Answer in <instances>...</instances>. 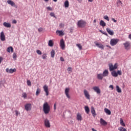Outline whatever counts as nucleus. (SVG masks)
I'll use <instances>...</instances> for the list:
<instances>
[{
  "instance_id": "obj_1",
  "label": "nucleus",
  "mask_w": 131,
  "mask_h": 131,
  "mask_svg": "<svg viewBox=\"0 0 131 131\" xmlns=\"http://www.w3.org/2000/svg\"><path fill=\"white\" fill-rule=\"evenodd\" d=\"M42 110L45 114L47 115L50 113V111H51V106L48 102H46L43 103Z\"/></svg>"
},
{
  "instance_id": "obj_2",
  "label": "nucleus",
  "mask_w": 131,
  "mask_h": 131,
  "mask_svg": "<svg viewBox=\"0 0 131 131\" xmlns=\"http://www.w3.org/2000/svg\"><path fill=\"white\" fill-rule=\"evenodd\" d=\"M108 67L110 71H114V70H116L118 68V64L116 63L113 65V64L110 63L108 64Z\"/></svg>"
},
{
  "instance_id": "obj_3",
  "label": "nucleus",
  "mask_w": 131,
  "mask_h": 131,
  "mask_svg": "<svg viewBox=\"0 0 131 131\" xmlns=\"http://www.w3.org/2000/svg\"><path fill=\"white\" fill-rule=\"evenodd\" d=\"M86 24V23L85 21L83 20H80L78 21L77 26H78V27L82 28L84 27V26H85Z\"/></svg>"
},
{
  "instance_id": "obj_4",
  "label": "nucleus",
  "mask_w": 131,
  "mask_h": 131,
  "mask_svg": "<svg viewBox=\"0 0 131 131\" xmlns=\"http://www.w3.org/2000/svg\"><path fill=\"white\" fill-rule=\"evenodd\" d=\"M118 41H119V39L117 38H113L111 40L110 43L111 46L114 47V46H116L117 45Z\"/></svg>"
},
{
  "instance_id": "obj_5",
  "label": "nucleus",
  "mask_w": 131,
  "mask_h": 131,
  "mask_svg": "<svg viewBox=\"0 0 131 131\" xmlns=\"http://www.w3.org/2000/svg\"><path fill=\"white\" fill-rule=\"evenodd\" d=\"M44 125L45 127H47L48 128H50L51 127V122H50V120L48 119H45L44 120Z\"/></svg>"
},
{
  "instance_id": "obj_6",
  "label": "nucleus",
  "mask_w": 131,
  "mask_h": 131,
  "mask_svg": "<svg viewBox=\"0 0 131 131\" xmlns=\"http://www.w3.org/2000/svg\"><path fill=\"white\" fill-rule=\"evenodd\" d=\"M83 94L87 100H91V95H90L89 91H88L86 90H84Z\"/></svg>"
},
{
  "instance_id": "obj_7",
  "label": "nucleus",
  "mask_w": 131,
  "mask_h": 131,
  "mask_svg": "<svg viewBox=\"0 0 131 131\" xmlns=\"http://www.w3.org/2000/svg\"><path fill=\"white\" fill-rule=\"evenodd\" d=\"M123 45L125 49L127 51H128V50L130 49V42H129V41H126L125 43H123Z\"/></svg>"
},
{
  "instance_id": "obj_8",
  "label": "nucleus",
  "mask_w": 131,
  "mask_h": 131,
  "mask_svg": "<svg viewBox=\"0 0 131 131\" xmlns=\"http://www.w3.org/2000/svg\"><path fill=\"white\" fill-rule=\"evenodd\" d=\"M60 47L62 50H65V41L63 39L60 40Z\"/></svg>"
},
{
  "instance_id": "obj_9",
  "label": "nucleus",
  "mask_w": 131,
  "mask_h": 131,
  "mask_svg": "<svg viewBox=\"0 0 131 131\" xmlns=\"http://www.w3.org/2000/svg\"><path fill=\"white\" fill-rule=\"evenodd\" d=\"M0 38L2 41H5V40H6V36L5 35V33L3 31L1 33Z\"/></svg>"
},
{
  "instance_id": "obj_10",
  "label": "nucleus",
  "mask_w": 131,
  "mask_h": 131,
  "mask_svg": "<svg viewBox=\"0 0 131 131\" xmlns=\"http://www.w3.org/2000/svg\"><path fill=\"white\" fill-rule=\"evenodd\" d=\"M69 91H70V89L69 88H66L64 91L65 95L68 99H70V95H69Z\"/></svg>"
},
{
  "instance_id": "obj_11",
  "label": "nucleus",
  "mask_w": 131,
  "mask_h": 131,
  "mask_svg": "<svg viewBox=\"0 0 131 131\" xmlns=\"http://www.w3.org/2000/svg\"><path fill=\"white\" fill-rule=\"evenodd\" d=\"M25 108L26 111H30L31 110V104L27 103L25 105Z\"/></svg>"
},
{
  "instance_id": "obj_12",
  "label": "nucleus",
  "mask_w": 131,
  "mask_h": 131,
  "mask_svg": "<svg viewBox=\"0 0 131 131\" xmlns=\"http://www.w3.org/2000/svg\"><path fill=\"white\" fill-rule=\"evenodd\" d=\"M43 89L46 94V96H49V88L48 86L47 85H44Z\"/></svg>"
},
{
  "instance_id": "obj_13",
  "label": "nucleus",
  "mask_w": 131,
  "mask_h": 131,
  "mask_svg": "<svg viewBox=\"0 0 131 131\" xmlns=\"http://www.w3.org/2000/svg\"><path fill=\"white\" fill-rule=\"evenodd\" d=\"M93 90L97 93V94H101V90H100V88L98 86H94L93 88Z\"/></svg>"
},
{
  "instance_id": "obj_14",
  "label": "nucleus",
  "mask_w": 131,
  "mask_h": 131,
  "mask_svg": "<svg viewBox=\"0 0 131 131\" xmlns=\"http://www.w3.org/2000/svg\"><path fill=\"white\" fill-rule=\"evenodd\" d=\"M16 69H10V70L9 69H6V72L9 73H14V72H16Z\"/></svg>"
},
{
  "instance_id": "obj_15",
  "label": "nucleus",
  "mask_w": 131,
  "mask_h": 131,
  "mask_svg": "<svg viewBox=\"0 0 131 131\" xmlns=\"http://www.w3.org/2000/svg\"><path fill=\"white\" fill-rule=\"evenodd\" d=\"M102 75L103 76V77H106L109 75V71L108 70H105L103 72Z\"/></svg>"
},
{
  "instance_id": "obj_16",
  "label": "nucleus",
  "mask_w": 131,
  "mask_h": 131,
  "mask_svg": "<svg viewBox=\"0 0 131 131\" xmlns=\"http://www.w3.org/2000/svg\"><path fill=\"white\" fill-rule=\"evenodd\" d=\"M100 123L102 125H107V124H108V123L103 119V118L100 119Z\"/></svg>"
},
{
  "instance_id": "obj_17",
  "label": "nucleus",
  "mask_w": 131,
  "mask_h": 131,
  "mask_svg": "<svg viewBox=\"0 0 131 131\" xmlns=\"http://www.w3.org/2000/svg\"><path fill=\"white\" fill-rule=\"evenodd\" d=\"M106 31L108 34H110V35H114V32H113V31L111 30L110 29L107 28Z\"/></svg>"
},
{
  "instance_id": "obj_18",
  "label": "nucleus",
  "mask_w": 131,
  "mask_h": 131,
  "mask_svg": "<svg viewBox=\"0 0 131 131\" xmlns=\"http://www.w3.org/2000/svg\"><path fill=\"white\" fill-rule=\"evenodd\" d=\"M91 113L94 117H96V111L95 110V107H94L93 106L91 107Z\"/></svg>"
},
{
  "instance_id": "obj_19",
  "label": "nucleus",
  "mask_w": 131,
  "mask_h": 131,
  "mask_svg": "<svg viewBox=\"0 0 131 131\" xmlns=\"http://www.w3.org/2000/svg\"><path fill=\"white\" fill-rule=\"evenodd\" d=\"M7 3L8 4V5H10L11 6H12V7L14 6V7H16V5H15V3H14V2L12 1L11 0H8Z\"/></svg>"
},
{
  "instance_id": "obj_20",
  "label": "nucleus",
  "mask_w": 131,
  "mask_h": 131,
  "mask_svg": "<svg viewBox=\"0 0 131 131\" xmlns=\"http://www.w3.org/2000/svg\"><path fill=\"white\" fill-rule=\"evenodd\" d=\"M77 119L79 121H81V120H82V117L81 116V115L80 114H77Z\"/></svg>"
},
{
  "instance_id": "obj_21",
  "label": "nucleus",
  "mask_w": 131,
  "mask_h": 131,
  "mask_svg": "<svg viewBox=\"0 0 131 131\" xmlns=\"http://www.w3.org/2000/svg\"><path fill=\"white\" fill-rule=\"evenodd\" d=\"M56 34H58V35L59 36H63V35H64V32H63V31H60V30H57Z\"/></svg>"
},
{
  "instance_id": "obj_22",
  "label": "nucleus",
  "mask_w": 131,
  "mask_h": 131,
  "mask_svg": "<svg viewBox=\"0 0 131 131\" xmlns=\"http://www.w3.org/2000/svg\"><path fill=\"white\" fill-rule=\"evenodd\" d=\"M3 25L5 27H7V28H11V24L10 23L4 22Z\"/></svg>"
},
{
  "instance_id": "obj_23",
  "label": "nucleus",
  "mask_w": 131,
  "mask_h": 131,
  "mask_svg": "<svg viewBox=\"0 0 131 131\" xmlns=\"http://www.w3.org/2000/svg\"><path fill=\"white\" fill-rule=\"evenodd\" d=\"M104 76H103V74H97V78L100 80H102Z\"/></svg>"
},
{
  "instance_id": "obj_24",
  "label": "nucleus",
  "mask_w": 131,
  "mask_h": 131,
  "mask_svg": "<svg viewBox=\"0 0 131 131\" xmlns=\"http://www.w3.org/2000/svg\"><path fill=\"white\" fill-rule=\"evenodd\" d=\"M96 46L99 48V49H101L102 50H104V46L102 44H100L99 43H95Z\"/></svg>"
},
{
  "instance_id": "obj_25",
  "label": "nucleus",
  "mask_w": 131,
  "mask_h": 131,
  "mask_svg": "<svg viewBox=\"0 0 131 131\" xmlns=\"http://www.w3.org/2000/svg\"><path fill=\"white\" fill-rule=\"evenodd\" d=\"M99 24L100 26H102V27H105L106 26V23L104 21V20H100L99 22Z\"/></svg>"
},
{
  "instance_id": "obj_26",
  "label": "nucleus",
  "mask_w": 131,
  "mask_h": 131,
  "mask_svg": "<svg viewBox=\"0 0 131 131\" xmlns=\"http://www.w3.org/2000/svg\"><path fill=\"white\" fill-rule=\"evenodd\" d=\"M7 52L8 53H13L14 52V48H13L12 47H9L7 48Z\"/></svg>"
},
{
  "instance_id": "obj_27",
  "label": "nucleus",
  "mask_w": 131,
  "mask_h": 131,
  "mask_svg": "<svg viewBox=\"0 0 131 131\" xmlns=\"http://www.w3.org/2000/svg\"><path fill=\"white\" fill-rule=\"evenodd\" d=\"M104 112L107 114V115H111V111L108 108H104Z\"/></svg>"
},
{
  "instance_id": "obj_28",
  "label": "nucleus",
  "mask_w": 131,
  "mask_h": 131,
  "mask_svg": "<svg viewBox=\"0 0 131 131\" xmlns=\"http://www.w3.org/2000/svg\"><path fill=\"white\" fill-rule=\"evenodd\" d=\"M111 74H112V76H113L114 77H117V76H118L117 72H116V71H113L111 72Z\"/></svg>"
},
{
  "instance_id": "obj_29",
  "label": "nucleus",
  "mask_w": 131,
  "mask_h": 131,
  "mask_svg": "<svg viewBox=\"0 0 131 131\" xmlns=\"http://www.w3.org/2000/svg\"><path fill=\"white\" fill-rule=\"evenodd\" d=\"M49 47H54V42H53V40H50L48 42Z\"/></svg>"
},
{
  "instance_id": "obj_30",
  "label": "nucleus",
  "mask_w": 131,
  "mask_h": 131,
  "mask_svg": "<svg viewBox=\"0 0 131 131\" xmlns=\"http://www.w3.org/2000/svg\"><path fill=\"white\" fill-rule=\"evenodd\" d=\"M50 54H51V58H54V57H55V54H56V53H55V50H52L51 51Z\"/></svg>"
},
{
  "instance_id": "obj_31",
  "label": "nucleus",
  "mask_w": 131,
  "mask_h": 131,
  "mask_svg": "<svg viewBox=\"0 0 131 131\" xmlns=\"http://www.w3.org/2000/svg\"><path fill=\"white\" fill-rule=\"evenodd\" d=\"M120 123L122 126H125V123L123 122L122 118L120 119Z\"/></svg>"
},
{
  "instance_id": "obj_32",
  "label": "nucleus",
  "mask_w": 131,
  "mask_h": 131,
  "mask_svg": "<svg viewBox=\"0 0 131 131\" xmlns=\"http://www.w3.org/2000/svg\"><path fill=\"white\" fill-rule=\"evenodd\" d=\"M120 6H122V2L120 0H118L117 2V7H120Z\"/></svg>"
},
{
  "instance_id": "obj_33",
  "label": "nucleus",
  "mask_w": 131,
  "mask_h": 131,
  "mask_svg": "<svg viewBox=\"0 0 131 131\" xmlns=\"http://www.w3.org/2000/svg\"><path fill=\"white\" fill-rule=\"evenodd\" d=\"M85 111L87 114H89L90 113V108L88 106H85L84 107Z\"/></svg>"
},
{
  "instance_id": "obj_34",
  "label": "nucleus",
  "mask_w": 131,
  "mask_h": 131,
  "mask_svg": "<svg viewBox=\"0 0 131 131\" xmlns=\"http://www.w3.org/2000/svg\"><path fill=\"white\" fill-rule=\"evenodd\" d=\"M64 7L65 8H68L69 7V2L68 0L64 2Z\"/></svg>"
},
{
  "instance_id": "obj_35",
  "label": "nucleus",
  "mask_w": 131,
  "mask_h": 131,
  "mask_svg": "<svg viewBox=\"0 0 131 131\" xmlns=\"http://www.w3.org/2000/svg\"><path fill=\"white\" fill-rule=\"evenodd\" d=\"M118 130L119 131H127V130H126V128H124L123 127H119L118 128Z\"/></svg>"
},
{
  "instance_id": "obj_36",
  "label": "nucleus",
  "mask_w": 131,
  "mask_h": 131,
  "mask_svg": "<svg viewBox=\"0 0 131 131\" xmlns=\"http://www.w3.org/2000/svg\"><path fill=\"white\" fill-rule=\"evenodd\" d=\"M116 90H117V92L118 93H121V89H120V88H119V86H118V85L116 86Z\"/></svg>"
},
{
  "instance_id": "obj_37",
  "label": "nucleus",
  "mask_w": 131,
  "mask_h": 131,
  "mask_svg": "<svg viewBox=\"0 0 131 131\" xmlns=\"http://www.w3.org/2000/svg\"><path fill=\"white\" fill-rule=\"evenodd\" d=\"M40 94V89L39 88H37L36 92V96H38Z\"/></svg>"
},
{
  "instance_id": "obj_38",
  "label": "nucleus",
  "mask_w": 131,
  "mask_h": 131,
  "mask_svg": "<svg viewBox=\"0 0 131 131\" xmlns=\"http://www.w3.org/2000/svg\"><path fill=\"white\" fill-rule=\"evenodd\" d=\"M13 58L14 61H16V60H17V54L16 53H13Z\"/></svg>"
},
{
  "instance_id": "obj_39",
  "label": "nucleus",
  "mask_w": 131,
  "mask_h": 131,
  "mask_svg": "<svg viewBox=\"0 0 131 131\" xmlns=\"http://www.w3.org/2000/svg\"><path fill=\"white\" fill-rule=\"evenodd\" d=\"M47 54L45 53L42 55L43 60H47Z\"/></svg>"
},
{
  "instance_id": "obj_40",
  "label": "nucleus",
  "mask_w": 131,
  "mask_h": 131,
  "mask_svg": "<svg viewBox=\"0 0 131 131\" xmlns=\"http://www.w3.org/2000/svg\"><path fill=\"white\" fill-rule=\"evenodd\" d=\"M27 83L29 86H31V82L30 81V80H27Z\"/></svg>"
},
{
  "instance_id": "obj_41",
  "label": "nucleus",
  "mask_w": 131,
  "mask_h": 131,
  "mask_svg": "<svg viewBox=\"0 0 131 131\" xmlns=\"http://www.w3.org/2000/svg\"><path fill=\"white\" fill-rule=\"evenodd\" d=\"M76 46L78 47V48H79V50H82V46H81V45L77 44Z\"/></svg>"
},
{
  "instance_id": "obj_42",
  "label": "nucleus",
  "mask_w": 131,
  "mask_h": 131,
  "mask_svg": "<svg viewBox=\"0 0 131 131\" xmlns=\"http://www.w3.org/2000/svg\"><path fill=\"white\" fill-rule=\"evenodd\" d=\"M22 96H23V98H24V99L27 98V94H26V93H23Z\"/></svg>"
},
{
  "instance_id": "obj_43",
  "label": "nucleus",
  "mask_w": 131,
  "mask_h": 131,
  "mask_svg": "<svg viewBox=\"0 0 131 131\" xmlns=\"http://www.w3.org/2000/svg\"><path fill=\"white\" fill-rule=\"evenodd\" d=\"M117 75H121L122 74V73H121V71L118 70L117 72Z\"/></svg>"
},
{
  "instance_id": "obj_44",
  "label": "nucleus",
  "mask_w": 131,
  "mask_h": 131,
  "mask_svg": "<svg viewBox=\"0 0 131 131\" xmlns=\"http://www.w3.org/2000/svg\"><path fill=\"white\" fill-rule=\"evenodd\" d=\"M104 19H105V20H106L107 21H109V17H108V16L107 15H105L103 17Z\"/></svg>"
},
{
  "instance_id": "obj_45",
  "label": "nucleus",
  "mask_w": 131,
  "mask_h": 131,
  "mask_svg": "<svg viewBox=\"0 0 131 131\" xmlns=\"http://www.w3.org/2000/svg\"><path fill=\"white\" fill-rule=\"evenodd\" d=\"M64 26H65V25L64 24H63V23H61L59 25V27L60 28H63V27H64Z\"/></svg>"
},
{
  "instance_id": "obj_46",
  "label": "nucleus",
  "mask_w": 131,
  "mask_h": 131,
  "mask_svg": "<svg viewBox=\"0 0 131 131\" xmlns=\"http://www.w3.org/2000/svg\"><path fill=\"white\" fill-rule=\"evenodd\" d=\"M36 53H37V54H38V55H41V54H42L41 51H40V50H37L36 51Z\"/></svg>"
},
{
  "instance_id": "obj_47",
  "label": "nucleus",
  "mask_w": 131,
  "mask_h": 131,
  "mask_svg": "<svg viewBox=\"0 0 131 131\" xmlns=\"http://www.w3.org/2000/svg\"><path fill=\"white\" fill-rule=\"evenodd\" d=\"M50 16H51V17H54V18L56 17V16H55V13H54L53 12L50 13Z\"/></svg>"
},
{
  "instance_id": "obj_48",
  "label": "nucleus",
  "mask_w": 131,
  "mask_h": 131,
  "mask_svg": "<svg viewBox=\"0 0 131 131\" xmlns=\"http://www.w3.org/2000/svg\"><path fill=\"white\" fill-rule=\"evenodd\" d=\"M15 115H16V116H18V115H20V113H19L18 111H15Z\"/></svg>"
},
{
  "instance_id": "obj_49",
  "label": "nucleus",
  "mask_w": 131,
  "mask_h": 131,
  "mask_svg": "<svg viewBox=\"0 0 131 131\" xmlns=\"http://www.w3.org/2000/svg\"><path fill=\"white\" fill-rule=\"evenodd\" d=\"M42 30H43V29H42V28H39L38 29V32H41V31H42Z\"/></svg>"
},
{
  "instance_id": "obj_50",
  "label": "nucleus",
  "mask_w": 131,
  "mask_h": 131,
  "mask_svg": "<svg viewBox=\"0 0 131 131\" xmlns=\"http://www.w3.org/2000/svg\"><path fill=\"white\" fill-rule=\"evenodd\" d=\"M47 10H49V11H53V9L51 7H47Z\"/></svg>"
},
{
  "instance_id": "obj_51",
  "label": "nucleus",
  "mask_w": 131,
  "mask_h": 131,
  "mask_svg": "<svg viewBox=\"0 0 131 131\" xmlns=\"http://www.w3.org/2000/svg\"><path fill=\"white\" fill-rule=\"evenodd\" d=\"M68 71H71V72H72V68H68V69H67Z\"/></svg>"
},
{
  "instance_id": "obj_52",
  "label": "nucleus",
  "mask_w": 131,
  "mask_h": 131,
  "mask_svg": "<svg viewBox=\"0 0 131 131\" xmlns=\"http://www.w3.org/2000/svg\"><path fill=\"white\" fill-rule=\"evenodd\" d=\"M110 89H112V90H114V86L113 85H110L109 86Z\"/></svg>"
},
{
  "instance_id": "obj_53",
  "label": "nucleus",
  "mask_w": 131,
  "mask_h": 131,
  "mask_svg": "<svg viewBox=\"0 0 131 131\" xmlns=\"http://www.w3.org/2000/svg\"><path fill=\"white\" fill-rule=\"evenodd\" d=\"M112 21H113V22H114V23H116V22H117V20L116 19H115L113 18H112Z\"/></svg>"
},
{
  "instance_id": "obj_54",
  "label": "nucleus",
  "mask_w": 131,
  "mask_h": 131,
  "mask_svg": "<svg viewBox=\"0 0 131 131\" xmlns=\"http://www.w3.org/2000/svg\"><path fill=\"white\" fill-rule=\"evenodd\" d=\"M60 61H61L62 62H64V61H65V60H64V58H63L62 57H60Z\"/></svg>"
},
{
  "instance_id": "obj_55",
  "label": "nucleus",
  "mask_w": 131,
  "mask_h": 131,
  "mask_svg": "<svg viewBox=\"0 0 131 131\" xmlns=\"http://www.w3.org/2000/svg\"><path fill=\"white\" fill-rule=\"evenodd\" d=\"M12 23L13 24H17V20H16V19H14L12 21Z\"/></svg>"
},
{
  "instance_id": "obj_56",
  "label": "nucleus",
  "mask_w": 131,
  "mask_h": 131,
  "mask_svg": "<svg viewBox=\"0 0 131 131\" xmlns=\"http://www.w3.org/2000/svg\"><path fill=\"white\" fill-rule=\"evenodd\" d=\"M54 110L57 109V104H56V103L54 104Z\"/></svg>"
},
{
  "instance_id": "obj_57",
  "label": "nucleus",
  "mask_w": 131,
  "mask_h": 131,
  "mask_svg": "<svg viewBox=\"0 0 131 131\" xmlns=\"http://www.w3.org/2000/svg\"><path fill=\"white\" fill-rule=\"evenodd\" d=\"M2 61H3V57H0V64L2 63Z\"/></svg>"
},
{
  "instance_id": "obj_58",
  "label": "nucleus",
  "mask_w": 131,
  "mask_h": 131,
  "mask_svg": "<svg viewBox=\"0 0 131 131\" xmlns=\"http://www.w3.org/2000/svg\"><path fill=\"white\" fill-rule=\"evenodd\" d=\"M128 38L131 40V34H129Z\"/></svg>"
},
{
  "instance_id": "obj_59",
  "label": "nucleus",
  "mask_w": 131,
  "mask_h": 131,
  "mask_svg": "<svg viewBox=\"0 0 131 131\" xmlns=\"http://www.w3.org/2000/svg\"><path fill=\"white\" fill-rule=\"evenodd\" d=\"M107 48H109V49H111V47L109 45H106Z\"/></svg>"
},
{
  "instance_id": "obj_60",
  "label": "nucleus",
  "mask_w": 131,
  "mask_h": 131,
  "mask_svg": "<svg viewBox=\"0 0 131 131\" xmlns=\"http://www.w3.org/2000/svg\"><path fill=\"white\" fill-rule=\"evenodd\" d=\"M103 34L106 35V36H108V34H107V33H103Z\"/></svg>"
},
{
  "instance_id": "obj_61",
  "label": "nucleus",
  "mask_w": 131,
  "mask_h": 131,
  "mask_svg": "<svg viewBox=\"0 0 131 131\" xmlns=\"http://www.w3.org/2000/svg\"><path fill=\"white\" fill-rule=\"evenodd\" d=\"M77 1H78V3H81V2H82V0H77Z\"/></svg>"
},
{
  "instance_id": "obj_62",
  "label": "nucleus",
  "mask_w": 131,
  "mask_h": 131,
  "mask_svg": "<svg viewBox=\"0 0 131 131\" xmlns=\"http://www.w3.org/2000/svg\"><path fill=\"white\" fill-rule=\"evenodd\" d=\"M93 22H94V23H96V22H97V20L96 19H94Z\"/></svg>"
},
{
  "instance_id": "obj_63",
  "label": "nucleus",
  "mask_w": 131,
  "mask_h": 131,
  "mask_svg": "<svg viewBox=\"0 0 131 131\" xmlns=\"http://www.w3.org/2000/svg\"><path fill=\"white\" fill-rule=\"evenodd\" d=\"M89 2H90L91 3H92V2H93L94 0H88Z\"/></svg>"
},
{
  "instance_id": "obj_64",
  "label": "nucleus",
  "mask_w": 131,
  "mask_h": 131,
  "mask_svg": "<svg viewBox=\"0 0 131 131\" xmlns=\"http://www.w3.org/2000/svg\"><path fill=\"white\" fill-rule=\"evenodd\" d=\"M53 2H55V3H56V2L58 1V0H53Z\"/></svg>"
}]
</instances>
